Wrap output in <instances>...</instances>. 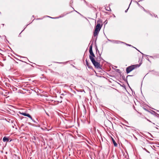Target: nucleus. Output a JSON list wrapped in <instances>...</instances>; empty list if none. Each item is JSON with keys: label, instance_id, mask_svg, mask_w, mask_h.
I'll list each match as a JSON object with an SVG mask.
<instances>
[{"label": "nucleus", "instance_id": "f257e3e1", "mask_svg": "<svg viewBox=\"0 0 159 159\" xmlns=\"http://www.w3.org/2000/svg\"><path fill=\"white\" fill-rule=\"evenodd\" d=\"M138 64L134 65L128 67L126 69V72L127 74L129 73L132 70L139 66Z\"/></svg>", "mask_w": 159, "mask_h": 159}, {"label": "nucleus", "instance_id": "f03ea898", "mask_svg": "<svg viewBox=\"0 0 159 159\" xmlns=\"http://www.w3.org/2000/svg\"><path fill=\"white\" fill-rule=\"evenodd\" d=\"M98 60L97 61H96L95 59H93L92 58H91V61L95 68L97 69H101L100 67V64L99 62H98Z\"/></svg>", "mask_w": 159, "mask_h": 159}, {"label": "nucleus", "instance_id": "7ed1b4c3", "mask_svg": "<svg viewBox=\"0 0 159 159\" xmlns=\"http://www.w3.org/2000/svg\"><path fill=\"white\" fill-rule=\"evenodd\" d=\"M89 52L90 53V55L89 56V57L90 60H91V58H92L93 59H94V57H95V56L93 53L92 51V45L91 44L89 47Z\"/></svg>", "mask_w": 159, "mask_h": 159}, {"label": "nucleus", "instance_id": "20e7f679", "mask_svg": "<svg viewBox=\"0 0 159 159\" xmlns=\"http://www.w3.org/2000/svg\"><path fill=\"white\" fill-rule=\"evenodd\" d=\"M21 114L24 116H26L29 117L30 119H32V117L29 114L26 113L25 112H21L20 113Z\"/></svg>", "mask_w": 159, "mask_h": 159}, {"label": "nucleus", "instance_id": "39448f33", "mask_svg": "<svg viewBox=\"0 0 159 159\" xmlns=\"http://www.w3.org/2000/svg\"><path fill=\"white\" fill-rule=\"evenodd\" d=\"M101 28V26L100 24H98L96 26L95 29L100 30Z\"/></svg>", "mask_w": 159, "mask_h": 159}, {"label": "nucleus", "instance_id": "423d86ee", "mask_svg": "<svg viewBox=\"0 0 159 159\" xmlns=\"http://www.w3.org/2000/svg\"><path fill=\"white\" fill-rule=\"evenodd\" d=\"M3 141L4 142H8L9 140L8 138L6 137H4L3 138Z\"/></svg>", "mask_w": 159, "mask_h": 159}, {"label": "nucleus", "instance_id": "0eeeda50", "mask_svg": "<svg viewBox=\"0 0 159 159\" xmlns=\"http://www.w3.org/2000/svg\"><path fill=\"white\" fill-rule=\"evenodd\" d=\"M112 139V141H113V143L114 146L115 147L117 146V143H116L115 141L113 139Z\"/></svg>", "mask_w": 159, "mask_h": 159}, {"label": "nucleus", "instance_id": "6e6552de", "mask_svg": "<svg viewBox=\"0 0 159 159\" xmlns=\"http://www.w3.org/2000/svg\"><path fill=\"white\" fill-rule=\"evenodd\" d=\"M99 31L100 30L95 29L94 32H97V33H98L99 32Z\"/></svg>", "mask_w": 159, "mask_h": 159}, {"label": "nucleus", "instance_id": "1a4fd4ad", "mask_svg": "<svg viewBox=\"0 0 159 159\" xmlns=\"http://www.w3.org/2000/svg\"><path fill=\"white\" fill-rule=\"evenodd\" d=\"M99 31L100 30L95 29L94 32H97V33H98L99 32Z\"/></svg>", "mask_w": 159, "mask_h": 159}, {"label": "nucleus", "instance_id": "9d476101", "mask_svg": "<svg viewBox=\"0 0 159 159\" xmlns=\"http://www.w3.org/2000/svg\"><path fill=\"white\" fill-rule=\"evenodd\" d=\"M98 34V33H97V32H94L93 35H94V36H96Z\"/></svg>", "mask_w": 159, "mask_h": 159}, {"label": "nucleus", "instance_id": "9b49d317", "mask_svg": "<svg viewBox=\"0 0 159 159\" xmlns=\"http://www.w3.org/2000/svg\"><path fill=\"white\" fill-rule=\"evenodd\" d=\"M32 121H33L34 123H35L36 124H37V122L35 121L33 119V118H32V119H31Z\"/></svg>", "mask_w": 159, "mask_h": 159}, {"label": "nucleus", "instance_id": "f8f14e48", "mask_svg": "<svg viewBox=\"0 0 159 159\" xmlns=\"http://www.w3.org/2000/svg\"><path fill=\"white\" fill-rule=\"evenodd\" d=\"M86 63L87 65L89 68V64L88 62L87 61V60H86Z\"/></svg>", "mask_w": 159, "mask_h": 159}, {"label": "nucleus", "instance_id": "ddd939ff", "mask_svg": "<svg viewBox=\"0 0 159 159\" xmlns=\"http://www.w3.org/2000/svg\"><path fill=\"white\" fill-rule=\"evenodd\" d=\"M110 10H111L110 8L108 7H107V8L106 9V10L108 11H109Z\"/></svg>", "mask_w": 159, "mask_h": 159}, {"label": "nucleus", "instance_id": "4468645a", "mask_svg": "<svg viewBox=\"0 0 159 159\" xmlns=\"http://www.w3.org/2000/svg\"><path fill=\"white\" fill-rule=\"evenodd\" d=\"M47 16L48 17H49V18H57V17H56V18H52V17H51L50 16Z\"/></svg>", "mask_w": 159, "mask_h": 159}, {"label": "nucleus", "instance_id": "2eb2a0df", "mask_svg": "<svg viewBox=\"0 0 159 159\" xmlns=\"http://www.w3.org/2000/svg\"><path fill=\"white\" fill-rule=\"evenodd\" d=\"M128 9H129V8L127 10H125V12H126L127 11Z\"/></svg>", "mask_w": 159, "mask_h": 159}, {"label": "nucleus", "instance_id": "dca6fc26", "mask_svg": "<svg viewBox=\"0 0 159 159\" xmlns=\"http://www.w3.org/2000/svg\"><path fill=\"white\" fill-rule=\"evenodd\" d=\"M149 134L150 135V136L151 137H152V138H154L153 137V136L150 133Z\"/></svg>", "mask_w": 159, "mask_h": 159}, {"label": "nucleus", "instance_id": "f3484780", "mask_svg": "<svg viewBox=\"0 0 159 159\" xmlns=\"http://www.w3.org/2000/svg\"><path fill=\"white\" fill-rule=\"evenodd\" d=\"M126 45H128V46H131V45H129V44H126Z\"/></svg>", "mask_w": 159, "mask_h": 159}, {"label": "nucleus", "instance_id": "a211bd4d", "mask_svg": "<svg viewBox=\"0 0 159 159\" xmlns=\"http://www.w3.org/2000/svg\"><path fill=\"white\" fill-rule=\"evenodd\" d=\"M46 114L48 116H49V115L48 113L46 112Z\"/></svg>", "mask_w": 159, "mask_h": 159}, {"label": "nucleus", "instance_id": "6ab92c4d", "mask_svg": "<svg viewBox=\"0 0 159 159\" xmlns=\"http://www.w3.org/2000/svg\"><path fill=\"white\" fill-rule=\"evenodd\" d=\"M130 76V75H128V76H127V77H128V76Z\"/></svg>", "mask_w": 159, "mask_h": 159}, {"label": "nucleus", "instance_id": "aec40b11", "mask_svg": "<svg viewBox=\"0 0 159 159\" xmlns=\"http://www.w3.org/2000/svg\"><path fill=\"white\" fill-rule=\"evenodd\" d=\"M141 52V53L143 55H144L143 53H142V52Z\"/></svg>", "mask_w": 159, "mask_h": 159}, {"label": "nucleus", "instance_id": "412c9836", "mask_svg": "<svg viewBox=\"0 0 159 159\" xmlns=\"http://www.w3.org/2000/svg\"><path fill=\"white\" fill-rule=\"evenodd\" d=\"M137 4H138V5H139V3H137Z\"/></svg>", "mask_w": 159, "mask_h": 159}, {"label": "nucleus", "instance_id": "4be33fe9", "mask_svg": "<svg viewBox=\"0 0 159 159\" xmlns=\"http://www.w3.org/2000/svg\"><path fill=\"white\" fill-rule=\"evenodd\" d=\"M135 48L137 49V50L139 51V50H138V49H137L136 48Z\"/></svg>", "mask_w": 159, "mask_h": 159}, {"label": "nucleus", "instance_id": "5701e85b", "mask_svg": "<svg viewBox=\"0 0 159 159\" xmlns=\"http://www.w3.org/2000/svg\"><path fill=\"white\" fill-rule=\"evenodd\" d=\"M156 16H155V17H156Z\"/></svg>", "mask_w": 159, "mask_h": 159}, {"label": "nucleus", "instance_id": "b1692460", "mask_svg": "<svg viewBox=\"0 0 159 159\" xmlns=\"http://www.w3.org/2000/svg\"><path fill=\"white\" fill-rule=\"evenodd\" d=\"M156 16H155V17H156Z\"/></svg>", "mask_w": 159, "mask_h": 159}, {"label": "nucleus", "instance_id": "393cba45", "mask_svg": "<svg viewBox=\"0 0 159 159\" xmlns=\"http://www.w3.org/2000/svg\"><path fill=\"white\" fill-rule=\"evenodd\" d=\"M156 16H155V17H156Z\"/></svg>", "mask_w": 159, "mask_h": 159}, {"label": "nucleus", "instance_id": "a878e982", "mask_svg": "<svg viewBox=\"0 0 159 159\" xmlns=\"http://www.w3.org/2000/svg\"><path fill=\"white\" fill-rule=\"evenodd\" d=\"M145 56H147V55H144Z\"/></svg>", "mask_w": 159, "mask_h": 159}, {"label": "nucleus", "instance_id": "bb28decb", "mask_svg": "<svg viewBox=\"0 0 159 159\" xmlns=\"http://www.w3.org/2000/svg\"><path fill=\"white\" fill-rule=\"evenodd\" d=\"M61 95H63V94H62Z\"/></svg>", "mask_w": 159, "mask_h": 159}]
</instances>
